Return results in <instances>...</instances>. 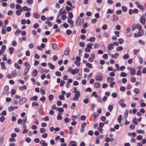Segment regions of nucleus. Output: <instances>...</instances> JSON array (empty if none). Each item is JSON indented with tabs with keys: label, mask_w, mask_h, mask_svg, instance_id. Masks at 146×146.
I'll list each match as a JSON object with an SVG mask.
<instances>
[{
	"label": "nucleus",
	"mask_w": 146,
	"mask_h": 146,
	"mask_svg": "<svg viewBox=\"0 0 146 146\" xmlns=\"http://www.w3.org/2000/svg\"><path fill=\"white\" fill-rule=\"evenodd\" d=\"M137 139L138 140H140L142 139L143 138V137L142 135H139L137 137Z\"/></svg>",
	"instance_id": "nucleus-56"
},
{
	"label": "nucleus",
	"mask_w": 146,
	"mask_h": 146,
	"mask_svg": "<svg viewBox=\"0 0 146 146\" xmlns=\"http://www.w3.org/2000/svg\"><path fill=\"white\" fill-rule=\"evenodd\" d=\"M123 49V48L121 46H119L117 47L116 49V50L117 51H119L122 50Z\"/></svg>",
	"instance_id": "nucleus-46"
},
{
	"label": "nucleus",
	"mask_w": 146,
	"mask_h": 146,
	"mask_svg": "<svg viewBox=\"0 0 146 146\" xmlns=\"http://www.w3.org/2000/svg\"><path fill=\"white\" fill-rule=\"evenodd\" d=\"M76 106L75 103H73L70 106V108L72 109H74L75 108Z\"/></svg>",
	"instance_id": "nucleus-39"
},
{
	"label": "nucleus",
	"mask_w": 146,
	"mask_h": 146,
	"mask_svg": "<svg viewBox=\"0 0 146 146\" xmlns=\"http://www.w3.org/2000/svg\"><path fill=\"white\" fill-rule=\"evenodd\" d=\"M16 70H15L12 72L11 74L13 77H15L17 76V74L16 72Z\"/></svg>",
	"instance_id": "nucleus-27"
},
{
	"label": "nucleus",
	"mask_w": 146,
	"mask_h": 146,
	"mask_svg": "<svg viewBox=\"0 0 146 146\" xmlns=\"http://www.w3.org/2000/svg\"><path fill=\"white\" fill-rule=\"evenodd\" d=\"M33 17L35 18L38 19L40 17V15L36 12H35L33 14Z\"/></svg>",
	"instance_id": "nucleus-18"
},
{
	"label": "nucleus",
	"mask_w": 146,
	"mask_h": 146,
	"mask_svg": "<svg viewBox=\"0 0 146 146\" xmlns=\"http://www.w3.org/2000/svg\"><path fill=\"white\" fill-rule=\"evenodd\" d=\"M113 18L112 19V21H117L118 20V18L115 15H113Z\"/></svg>",
	"instance_id": "nucleus-26"
},
{
	"label": "nucleus",
	"mask_w": 146,
	"mask_h": 146,
	"mask_svg": "<svg viewBox=\"0 0 146 146\" xmlns=\"http://www.w3.org/2000/svg\"><path fill=\"white\" fill-rule=\"evenodd\" d=\"M136 74L135 70L134 68H131L130 71V74L131 75H134Z\"/></svg>",
	"instance_id": "nucleus-11"
},
{
	"label": "nucleus",
	"mask_w": 146,
	"mask_h": 146,
	"mask_svg": "<svg viewBox=\"0 0 146 146\" xmlns=\"http://www.w3.org/2000/svg\"><path fill=\"white\" fill-rule=\"evenodd\" d=\"M52 47L53 49L54 50H57L58 49L56 44L55 43H53L52 44Z\"/></svg>",
	"instance_id": "nucleus-14"
},
{
	"label": "nucleus",
	"mask_w": 146,
	"mask_h": 146,
	"mask_svg": "<svg viewBox=\"0 0 146 146\" xmlns=\"http://www.w3.org/2000/svg\"><path fill=\"white\" fill-rule=\"evenodd\" d=\"M38 72L36 70H34L32 72V75L35 77H36L37 74Z\"/></svg>",
	"instance_id": "nucleus-20"
},
{
	"label": "nucleus",
	"mask_w": 146,
	"mask_h": 146,
	"mask_svg": "<svg viewBox=\"0 0 146 146\" xmlns=\"http://www.w3.org/2000/svg\"><path fill=\"white\" fill-rule=\"evenodd\" d=\"M70 52V49L69 48H67L64 51V54L66 55H68Z\"/></svg>",
	"instance_id": "nucleus-13"
},
{
	"label": "nucleus",
	"mask_w": 146,
	"mask_h": 146,
	"mask_svg": "<svg viewBox=\"0 0 146 146\" xmlns=\"http://www.w3.org/2000/svg\"><path fill=\"white\" fill-rule=\"evenodd\" d=\"M54 96L53 95H50L48 96V99L49 101H51L53 99Z\"/></svg>",
	"instance_id": "nucleus-42"
},
{
	"label": "nucleus",
	"mask_w": 146,
	"mask_h": 146,
	"mask_svg": "<svg viewBox=\"0 0 146 146\" xmlns=\"http://www.w3.org/2000/svg\"><path fill=\"white\" fill-rule=\"evenodd\" d=\"M24 64L26 67V68L29 69L30 67V65L28 62H25L24 63Z\"/></svg>",
	"instance_id": "nucleus-28"
},
{
	"label": "nucleus",
	"mask_w": 146,
	"mask_h": 146,
	"mask_svg": "<svg viewBox=\"0 0 146 146\" xmlns=\"http://www.w3.org/2000/svg\"><path fill=\"white\" fill-rule=\"evenodd\" d=\"M118 41H119V43L120 44H122L124 42V41L123 39L122 38L119 39Z\"/></svg>",
	"instance_id": "nucleus-51"
},
{
	"label": "nucleus",
	"mask_w": 146,
	"mask_h": 146,
	"mask_svg": "<svg viewBox=\"0 0 146 146\" xmlns=\"http://www.w3.org/2000/svg\"><path fill=\"white\" fill-rule=\"evenodd\" d=\"M14 50V48L13 47H11L9 48V51L11 54H12Z\"/></svg>",
	"instance_id": "nucleus-29"
},
{
	"label": "nucleus",
	"mask_w": 146,
	"mask_h": 146,
	"mask_svg": "<svg viewBox=\"0 0 146 146\" xmlns=\"http://www.w3.org/2000/svg\"><path fill=\"white\" fill-rule=\"evenodd\" d=\"M121 77H125L127 75V74L123 72H121L120 74Z\"/></svg>",
	"instance_id": "nucleus-48"
},
{
	"label": "nucleus",
	"mask_w": 146,
	"mask_h": 146,
	"mask_svg": "<svg viewBox=\"0 0 146 146\" xmlns=\"http://www.w3.org/2000/svg\"><path fill=\"white\" fill-rule=\"evenodd\" d=\"M113 44H110L108 45V49L109 50H111L113 48Z\"/></svg>",
	"instance_id": "nucleus-16"
},
{
	"label": "nucleus",
	"mask_w": 146,
	"mask_h": 146,
	"mask_svg": "<svg viewBox=\"0 0 146 146\" xmlns=\"http://www.w3.org/2000/svg\"><path fill=\"white\" fill-rule=\"evenodd\" d=\"M74 142H76L75 141H71L70 142V144L71 146H76V144L75 143H73Z\"/></svg>",
	"instance_id": "nucleus-64"
},
{
	"label": "nucleus",
	"mask_w": 146,
	"mask_h": 146,
	"mask_svg": "<svg viewBox=\"0 0 146 146\" xmlns=\"http://www.w3.org/2000/svg\"><path fill=\"white\" fill-rule=\"evenodd\" d=\"M122 116L121 115H120L117 119V121L119 123H120L121 122V120L122 119Z\"/></svg>",
	"instance_id": "nucleus-60"
},
{
	"label": "nucleus",
	"mask_w": 146,
	"mask_h": 146,
	"mask_svg": "<svg viewBox=\"0 0 146 146\" xmlns=\"http://www.w3.org/2000/svg\"><path fill=\"white\" fill-rule=\"evenodd\" d=\"M84 22V19H82L81 20L80 17L78 16L77 17V19L76 23V25L78 27L81 26Z\"/></svg>",
	"instance_id": "nucleus-1"
},
{
	"label": "nucleus",
	"mask_w": 146,
	"mask_h": 146,
	"mask_svg": "<svg viewBox=\"0 0 146 146\" xmlns=\"http://www.w3.org/2000/svg\"><path fill=\"white\" fill-rule=\"evenodd\" d=\"M68 16L70 18H72L73 17V15L72 12H70L69 13Z\"/></svg>",
	"instance_id": "nucleus-62"
},
{
	"label": "nucleus",
	"mask_w": 146,
	"mask_h": 146,
	"mask_svg": "<svg viewBox=\"0 0 146 146\" xmlns=\"http://www.w3.org/2000/svg\"><path fill=\"white\" fill-rule=\"evenodd\" d=\"M59 98L60 100H65V98L64 96L62 95H60L59 97Z\"/></svg>",
	"instance_id": "nucleus-57"
},
{
	"label": "nucleus",
	"mask_w": 146,
	"mask_h": 146,
	"mask_svg": "<svg viewBox=\"0 0 146 146\" xmlns=\"http://www.w3.org/2000/svg\"><path fill=\"white\" fill-rule=\"evenodd\" d=\"M144 33V31L142 30V29L139 30V31L137 33L138 36H142Z\"/></svg>",
	"instance_id": "nucleus-21"
},
{
	"label": "nucleus",
	"mask_w": 146,
	"mask_h": 146,
	"mask_svg": "<svg viewBox=\"0 0 146 146\" xmlns=\"http://www.w3.org/2000/svg\"><path fill=\"white\" fill-rule=\"evenodd\" d=\"M45 23L46 24H47L50 27L52 25V24L51 22L48 21H46L45 22Z\"/></svg>",
	"instance_id": "nucleus-44"
},
{
	"label": "nucleus",
	"mask_w": 146,
	"mask_h": 146,
	"mask_svg": "<svg viewBox=\"0 0 146 146\" xmlns=\"http://www.w3.org/2000/svg\"><path fill=\"white\" fill-rule=\"evenodd\" d=\"M27 99L25 97L22 98H21L19 101V104L20 105H22L24 103H25L27 101Z\"/></svg>",
	"instance_id": "nucleus-5"
},
{
	"label": "nucleus",
	"mask_w": 146,
	"mask_h": 146,
	"mask_svg": "<svg viewBox=\"0 0 146 146\" xmlns=\"http://www.w3.org/2000/svg\"><path fill=\"white\" fill-rule=\"evenodd\" d=\"M128 110H126L125 111V113L124 114V116L125 117L126 119L127 117V115H128Z\"/></svg>",
	"instance_id": "nucleus-55"
},
{
	"label": "nucleus",
	"mask_w": 146,
	"mask_h": 146,
	"mask_svg": "<svg viewBox=\"0 0 146 146\" xmlns=\"http://www.w3.org/2000/svg\"><path fill=\"white\" fill-rule=\"evenodd\" d=\"M14 110V108L13 106H10L8 108V110L9 111L11 112Z\"/></svg>",
	"instance_id": "nucleus-45"
},
{
	"label": "nucleus",
	"mask_w": 146,
	"mask_h": 146,
	"mask_svg": "<svg viewBox=\"0 0 146 146\" xmlns=\"http://www.w3.org/2000/svg\"><path fill=\"white\" fill-rule=\"evenodd\" d=\"M134 92L137 94H138L139 93L140 91L139 89L137 88H135L134 90Z\"/></svg>",
	"instance_id": "nucleus-47"
},
{
	"label": "nucleus",
	"mask_w": 146,
	"mask_h": 146,
	"mask_svg": "<svg viewBox=\"0 0 146 146\" xmlns=\"http://www.w3.org/2000/svg\"><path fill=\"white\" fill-rule=\"evenodd\" d=\"M23 11V9H21L20 10H17L16 11V13L17 14V15H18L19 16L20 15H21V13Z\"/></svg>",
	"instance_id": "nucleus-23"
},
{
	"label": "nucleus",
	"mask_w": 146,
	"mask_h": 146,
	"mask_svg": "<svg viewBox=\"0 0 146 146\" xmlns=\"http://www.w3.org/2000/svg\"><path fill=\"white\" fill-rule=\"evenodd\" d=\"M136 28L138 29L139 30L142 29V27L141 25H139V24H136Z\"/></svg>",
	"instance_id": "nucleus-41"
},
{
	"label": "nucleus",
	"mask_w": 146,
	"mask_h": 146,
	"mask_svg": "<svg viewBox=\"0 0 146 146\" xmlns=\"http://www.w3.org/2000/svg\"><path fill=\"white\" fill-rule=\"evenodd\" d=\"M40 131L41 133H43L46 131V129L44 128H41L40 129Z\"/></svg>",
	"instance_id": "nucleus-50"
},
{
	"label": "nucleus",
	"mask_w": 146,
	"mask_h": 146,
	"mask_svg": "<svg viewBox=\"0 0 146 146\" xmlns=\"http://www.w3.org/2000/svg\"><path fill=\"white\" fill-rule=\"evenodd\" d=\"M14 67L17 69H20L21 68V67L19 66L17 63H15L14 64Z\"/></svg>",
	"instance_id": "nucleus-25"
},
{
	"label": "nucleus",
	"mask_w": 146,
	"mask_h": 146,
	"mask_svg": "<svg viewBox=\"0 0 146 146\" xmlns=\"http://www.w3.org/2000/svg\"><path fill=\"white\" fill-rule=\"evenodd\" d=\"M23 9H22L23 11L24 10L25 11H30L31 10V9L30 8H28L27 6H24L23 7L21 8Z\"/></svg>",
	"instance_id": "nucleus-12"
},
{
	"label": "nucleus",
	"mask_w": 146,
	"mask_h": 146,
	"mask_svg": "<svg viewBox=\"0 0 146 146\" xmlns=\"http://www.w3.org/2000/svg\"><path fill=\"white\" fill-rule=\"evenodd\" d=\"M5 119V117H4V116H2L0 118V121L1 122L3 123L4 122V120Z\"/></svg>",
	"instance_id": "nucleus-37"
},
{
	"label": "nucleus",
	"mask_w": 146,
	"mask_h": 146,
	"mask_svg": "<svg viewBox=\"0 0 146 146\" xmlns=\"http://www.w3.org/2000/svg\"><path fill=\"white\" fill-rule=\"evenodd\" d=\"M119 54L118 53H115L114 54H112L111 55V57L113 58H117V56H119Z\"/></svg>",
	"instance_id": "nucleus-24"
},
{
	"label": "nucleus",
	"mask_w": 146,
	"mask_h": 146,
	"mask_svg": "<svg viewBox=\"0 0 146 146\" xmlns=\"http://www.w3.org/2000/svg\"><path fill=\"white\" fill-rule=\"evenodd\" d=\"M129 58V55L128 54H126L123 56V58L125 60L126 59Z\"/></svg>",
	"instance_id": "nucleus-32"
},
{
	"label": "nucleus",
	"mask_w": 146,
	"mask_h": 146,
	"mask_svg": "<svg viewBox=\"0 0 146 146\" xmlns=\"http://www.w3.org/2000/svg\"><path fill=\"white\" fill-rule=\"evenodd\" d=\"M29 69L28 68H25V69L23 73V75L24 76H25L27 74Z\"/></svg>",
	"instance_id": "nucleus-31"
},
{
	"label": "nucleus",
	"mask_w": 146,
	"mask_h": 146,
	"mask_svg": "<svg viewBox=\"0 0 146 146\" xmlns=\"http://www.w3.org/2000/svg\"><path fill=\"white\" fill-rule=\"evenodd\" d=\"M123 102L124 100L123 99H121L120 100L119 102V104L122 107H125L126 106L125 104L123 103Z\"/></svg>",
	"instance_id": "nucleus-9"
},
{
	"label": "nucleus",
	"mask_w": 146,
	"mask_h": 146,
	"mask_svg": "<svg viewBox=\"0 0 146 146\" xmlns=\"http://www.w3.org/2000/svg\"><path fill=\"white\" fill-rule=\"evenodd\" d=\"M62 119V117L60 115V113H58V115L57 116V119L58 120H61Z\"/></svg>",
	"instance_id": "nucleus-43"
},
{
	"label": "nucleus",
	"mask_w": 146,
	"mask_h": 146,
	"mask_svg": "<svg viewBox=\"0 0 146 146\" xmlns=\"http://www.w3.org/2000/svg\"><path fill=\"white\" fill-rule=\"evenodd\" d=\"M94 86L96 88H98L100 86V84L99 82H96L94 84Z\"/></svg>",
	"instance_id": "nucleus-22"
},
{
	"label": "nucleus",
	"mask_w": 146,
	"mask_h": 146,
	"mask_svg": "<svg viewBox=\"0 0 146 146\" xmlns=\"http://www.w3.org/2000/svg\"><path fill=\"white\" fill-rule=\"evenodd\" d=\"M139 51V49H134L133 50V51L135 55Z\"/></svg>",
	"instance_id": "nucleus-59"
},
{
	"label": "nucleus",
	"mask_w": 146,
	"mask_h": 146,
	"mask_svg": "<svg viewBox=\"0 0 146 146\" xmlns=\"http://www.w3.org/2000/svg\"><path fill=\"white\" fill-rule=\"evenodd\" d=\"M60 12H61V15H62V14H66L67 13L66 11L65 10H62V9H61L60 11Z\"/></svg>",
	"instance_id": "nucleus-54"
},
{
	"label": "nucleus",
	"mask_w": 146,
	"mask_h": 146,
	"mask_svg": "<svg viewBox=\"0 0 146 146\" xmlns=\"http://www.w3.org/2000/svg\"><path fill=\"white\" fill-rule=\"evenodd\" d=\"M136 28V24H133L132 25V26H131V30L132 31H134L135 29Z\"/></svg>",
	"instance_id": "nucleus-35"
},
{
	"label": "nucleus",
	"mask_w": 146,
	"mask_h": 146,
	"mask_svg": "<svg viewBox=\"0 0 146 146\" xmlns=\"http://www.w3.org/2000/svg\"><path fill=\"white\" fill-rule=\"evenodd\" d=\"M79 71V69L76 68L74 69H72L71 70V73L72 74H74L76 73H77Z\"/></svg>",
	"instance_id": "nucleus-10"
},
{
	"label": "nucleus",
	"mask_w": 146,
	"mask_h": 146,
	"mask_svg": "<svg viewBox=\"0 0 146 146\" xmlns=\"http://www.w3.org/2000/svg\"><path fill=\"white\" fill-rule=\"evenodd\" d=\"M137 132L138 133H144V131L140 129H138L137 131Z\"/></svg>",
	"instance_id": "nucleus-52"
},
{
	"label": "nucleus",
	"mask_w": 146,
	"mask_h": 146,
	"mask_svg": "<svg viewBox=\"0 0 146 146\" xmlns=\"http://www.w3.org/2000/svg\"><path fill=\"white\" fill-rule=\"evenodd\" d=\"M91 48V44L90 43L87 44V47L85 49V51L89 52L90 51V49Z\"/></svg>",
	"instance_id": "nucleus-6"
},
{
	"label": "nucleus",
	"mask_w": 146,
	"mask_h": 146,
	"mask_svg": "<svg viewBox=\"0 0 146 146\" xmlns=\"http://www.w3.org/2000/svg\"><path fill=\"white\" fill-rule=\"evenodd\" d=\"M21 32V31L20 30L17 29V31L15 32V34L16 36H18L20 33Z\"/></svg>",
	"instance_id": "nucleus-38"
},
{
	"label": "nucleus",
	"mask_w": 146,
	"mask_h": 146,
	"mask_svg": "<svg viewBox=\"0 0 146 146\" xmlns=\"http://www.w3.org/2000/svg\"><path fill=\"white\" fill-rule=\"evenodd\" d=\"M68 22L71 25L70 26V27L71 28H73L74 26V22L71 19H70L69 18H68Z\"/></svg>",
	"instance_id": "nucleus-8"
},
{
	"label": "nucleus",
	"mask_w": 146,
	"mask_h": 146,
	"mask_svg": "<svg viewBox=\"0 0 146 146\" xmlns=\"http://www.w3.org/2000/svg\"><path fill=\"white\" fill-rule=\"evenodd\" d=\"M114 11L113 10L111 9H108V10L106 12V14L110 13L112 14L113 12Z\"/></svg>",
	"instance_id": "nucleus-36"
},
{
	"label": "nucleus",
	"mask_w": 146,
	"mask_h": 146,
	"mask_svg": "<svg viewBox=\"0 0 146 146\" xmlns=\"http://www.w3.org/2000/svg\"><path fill=\"white\" fill-rule=\"evenodd\" d=\"M122 9L123 11L124 12H126L127 11V9L126 7L123 6L122 7Z\"/></svg>",
	"instance_id": "nucleus-61"
},
{
	"label": "nucleus",
	"mask_w": 146,
	"mask_h": 146,
	"mask_svg": "<svg viewBox=\"0 0 146 146\" xmlns=\"http://www.w3.org/2000/svg\"><path fill=\"white\" fill-rule=\"evenodd\" d=\"M4 138L3 137L0 138V145H2L3 144Z\"/></svg>",
	"instance_id": "nucleus-34"
},
{
	"label": "nucleus",
	"mask_w": 146,
	"mask_h": 146,
	"mask_svg": "<svg viewBox=\"0 0 146 146\" xmlns=\"http://www.w3.org/2000/svg\"><path fill=\"white\" fill-rule=\"evenodd\" d=\"M134 3L137 6V7L138 8L142 10H143L144 9V7L142 5L140 4L138 1H135Z\"/></svg>",
	"instance_id": "nucleus-4"
},
{
	"label": "nucleus",
	"mask_w": 146,
	"mask_h": 146,
	"mask_svg": "<svg viewBox=\"0 0 146 146\" xmlns=\"http://www.w3.org/2000/svg\"><path fill=\"white\" fill-rule=\"evenodd\" d=\"M133 122L135 125H137L138 124V122L137 121V119L136 118H135L133 120Z\"/></svg>",
	"instance_id": "nucleus-49"
},
{
	"label": "nucleus",
	"mask_w": 146,
	"mask_h": 146,
	"mask_svg": "<svg viewBox=\"0 0 146 146\" xmlns=\"http://www.w3.org/2000/svg\"><path fill=\"white\" fill-rule=\"evenodd\" d=\"M146 18L144 15H143L140 17V22L143 25L145 24Z\"/></svg>",
	"instance_id": "nucleus-3"
},
{
	"label": "nucleus",
	"mask_w": 146,
	"mask_h": 146,
	"mask_svg": "<svg viewBox=\"0 0 146 146\" xmlns=\"http://www.w3.org/2000/svg\"><path fill=\"white\" fill-rule=\"evenodd\" d=\"M34 46L33 44L32 43H30L29 45V47L31 48H33Z\"/></svg>",
	"instance_id": "nucleus-63"
},
{
	"label": "nucleus",
	"mask_w": 146,
	"mask_h": 146,
	"mask_svg": "<svg viewBox=\"0 0 146 146\" xmlns=\"http://www.w3.org/2000/svg\"><path fill=\"white\" fill-rule=\"evenodd\" d=\"M38 111L40 113H41L43 112V109L42 106L40 105L38 109Z\"/></svg>",
	"instance_id": "nucleus-17"
},
{
	"label": "nucleus",
	"mask_w": 146,
	"mask_h": 146,
	"mask_svg": "<svg viewBox=\"0 0 146 146\" xmlns=\"http://www.w3.org/2000/svg\"><path fill=\"white\" fill-rule=\"evenodd\" d=\"M27 87L25 85H23V86H20L19 87V88L20 90L23 91L24 90H26L27 89Z\"/></svg>",
	"instance_id": "nucleus-15"
},
{
	"label": "nucleus",
	"mask_w": 146,
	"mask_h": 146,
	"mask_svg": "<svg viewBox=\"0 0 146 146\" xmlns=\"http://www.w3.org/2000/svg\"><path fill=\"white\" fill-rule=\"evenodd\" d=\"M48 65L49 66V67L51 69H54L55 67V66L54 65L50 63H48Z\"/></svg>",
	"instance_id": "nucleus-30"
},
{
	"label": "nucleus",
	"mask_w": 146,
	"mask_h": 146,
	"mask_svg": "<svg viewBox=\"0 0 146 146\" xmlns=\"http://www.w3.org/2000/svg\"><path fill=\"white\" fill-rule=\"evenodd\" d=\"M72 33V31L70 30H67L66 31V33L68 35H70Z\"/></svg>",
	"instance_id": "nucleus-53"
},
{
	"label": "nucleus",
	"mask_w": 146,
	"mask_h": 146,
	"mask_svg": "<svg viewBox=\"0 0 146 146\" xmlns=\"http://www.w3.org/2000/svg\"><path fill=\"white\" fill-rule=\"evenodd\" d=\"M37 98L38 97L37 96H34L33 98H31L30 99V100L31 101H36L37 100Z\"/></svg>",
	"instance_id": "nucleus-33"
},
{
	"label": "nucleus",
	"mask_w": 146,
	"mask_h": 146,
	"mask_svg": "<svg viewBox=\"0 0 146 146\" xmlns=\"http://www.w3.org/2000/svg\"><path fill=\"white\" fill-rule=\"evenodd\" d=\"M9 88V87L7 86H6L4 87V94L6 95H8L9 94V92L8 91Z\"/></svg>",
	"instance_id": "nucleus-7"
},
{
	"label": "nucleus",
	"mask_w": 146,
	"mask_h": 146,
	"mask_svg": "<svg viewBox=\"0 0 146 146\" xmlns=\"http://www.w3.org/2000/svg\"><path fill=\"white\" fill-rule=\"evenodd\" d=\"M113 108V106L112 105H109L108 106V109L109 111H111Z\"/></svg>",
	"instance_id": "nucleus-58"
},
{
	"label": "nucleus",
	"mask_w": 146,
	"mask_h": 146,
	"mask_svg": "<svg viewBox=\"0 0 146 146\" xmlns=\"http://www.w3.org/2000/svg\"><path fill=\"white\" fill-rule=\"evenodd\" d=\"M136 28L138 29L139 30L142 29V27L141 25H139V24H136Z\"/></svg>",
	"instance_id": "nucleus-40"
},
{
	"label": "nucleus",
	"mask_w": 146,
	"mask_h": 146,
	"mask_svg": "<svg viewBox=\"0 0 146 146\" xmlns=\"http://www.w3.org/2000/svg\"><path fill=\"white\" fill-rule=\"evenodd\" d=\"M80 96V92L74 93V96L72 98V100L75 101H78Z\"/></svg>",
	"instance_id": "nucleus-2"
},
{
	"label": "nucleus",
	"mask_w": 146,
	"mask_h": 146,
	"mask_svg": "<svg viewBox=\"0 0 146 146\" xmlns=\"http://www.w3.org/2000/svg\"><path fill=\"white\" fill-rule=\"evenodd\" d=\"M103 79V77L100 76L98 75L96 76L95 79L97 80H101Z\"/></svg>",
	"instance_id": "nucleus-19"
}]
</instances>
